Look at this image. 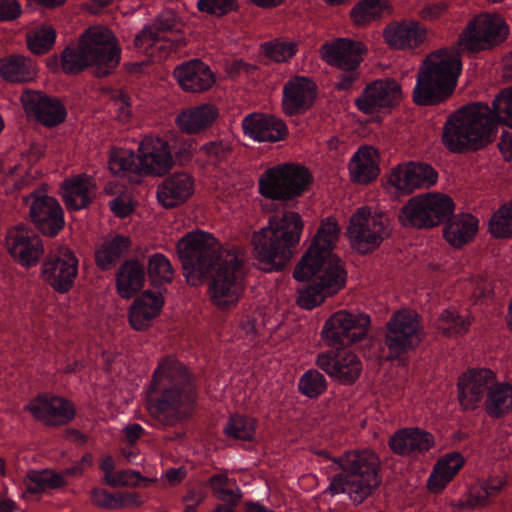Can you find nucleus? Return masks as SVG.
<instances>
[{
	"label": "nucleus",
	"instance_id": "f257e3e1",
	"mask_svg": "<svg viewBox=\"0 0 512 512\" xmlns=\"http://www.w3.org/2000/svg\"><path fill=\"white\" fill-rule=\"evenodd\" d=\"M340 235L336 219L322 220L312 243L294 269L297 281L310 283L299 290L297 303L310 310L338 293L346 283V271L333 253Z\"/></svg>",
	"mask_w": 512,
	"mask_h": 512
},
{
	"label": "nucleus",
	"instance_id": "f03ea898",
	"mask_svg": "<svg viewBox=\"0 0 512 512\" xmlns=\"http://www.w3.org/2000/svg\"><path fill=\"white\" fill-rule=\"evenodd\" d=\"M493 109L482 103L464 106L447 119L442 141L454 153L478 150L496 136L497 119L512 127V87L502 90L493 101Z\"/></svg>",
	"mask_w": 512,
	"mask_h": 512
},
{
	"label": "nucleus",
	"instance_id": "7ed1b4c3",
	"mask_svg": "<svg viewBox=\"0 0 512 512\" xmlns=\"http://www.w3.org/2000/svg\"><path fill=\"white\" fill-rule=\"evenodd\" d=\"M191 375L175 357L162 358L146 392V405L151 416L164 426H174L191 410Z\"/></svg>",
	"mask_w": 512,
	"mask_h": 512
},
{
	"label": "nucleus",
	"instance_id": "20e7f679",
	"mask_svg": "<svg viewBox=\"0 0 512 512\" xmlns=\"http://www.w3.org/2000/svg\"><path fill=\"white\" fill-rule=\"evenodd\" d=\"M319 455L328 462L326 473L331 474L328 490L333 495L347 493L359 504L380 485V460L371 450L348 451L339 458H331L326 451Z\"/></svg>",
	"mask_w": 512,
	"mask_h": 512
},
{
	"label": "nucleus",
	"instance_id": "39448f33",
	"mask_svg": "<svg viewBox=\"0 0 512 512\" xmlns=\"http://www.w3.org/2000/svg\"><path fill=\"white\" fill-rule=\"evenodd\" d=\"M304 221L298 212L285 210L271 216L266 226L254 232V255L264 271H279L290 261L293 248L300 242Z\"/></svg>",
	"mask_w": 512,
	"mask_h": 512
},
{
	"label": "nucleus",
	"instance_id": "423d86ee",
	"mask_svg": "<svg viewBox=\"0 0 512 512\" xmlns=\"http://www.w3.org/2000/svg\"><path fill=\"white\" fill-rule=\"evenodd\" d=\"M460 55L454 48L436 50L424 59L413 89L417 105H435L445 101L454 91L461 73Z\"/></svg>",
	"mask_w": 512,
	"mask_h": 512
},
{
	"label": "nucleus",
	"instance_id": "0eeeda50",
	"mask_svg": "<svg viewBox=\"0 0 512 512\" xmlns=\"http://www.w3.org/2000/svg\"><path fill=\"white\" fill-rule=\"evenodd\" d=\"M120 61V49L113 33L101 26L87 29L76 47H67L62 53V68L66 73L76 74L87 67L101 77L108 75Z\"/></svg>",
	"mask_w": 512,
	"mask_h": 512
},
{
	"label": "nucleus",
	"instance_id": "6e6552de",
	"mask_svg": "<svg viewBox=\"0 0 512 512\" xmlns=\"http://www.w3.org/2000/svg\"><path fill=\"white\" fill-rule=\"evenodd\" d=\"M177 254L184 276L191 285H199L226 253H237L236 248H223L211 234L195 231L177 242Z\"/></svg>",
	"mask_w": 512,
	"mask_h": 512
},
{
	"label": "nucleus",
	"instance_id": "1a4fd4ad",
	"mask_svg": "<svg viewBox=\"0 0 512 512\" xmlns=\"http://www.w3.org/2000/svg\"><path fill=\"white\" fill-rule=\"evenodd\" d=\"M244 255L226 253L220 258L218 266L208 273L209 300L220 311H229L237 306L245 291L243 271Z\"/></svg>",
	"mask_w": 512,
	"mask_h": 512
},
{
	"label": "nucleus",
	"instance_id": "9d476101",
	"mask_svg": "<svg viewBox=\"0 0 512 512\" xmlns=\"http://www.w3.org/2000/svg\"><path fill=\"white\" fill-rule=\"evenodd\" d=\"M454 211L453 200L442 193H426L411 198L401 209L399 221L403 226L432 228Z\"/></svg>",
	"mask_w": 512,
	"mask_h": 512
},
{
	"label": "nucleus",
	"instance_id": "9b49d317",
	"mask_svg": "<svg viewBox=\"0 0 512 512\" xmlns=\"http://www.w3.org/2000/svg\"><path fill=\"white\" fill-rule=\"evenodd\" d=\"M370 325L371 320L367 314L343 309L333 313L324 322L321 337L330 348L352 345L366 338Z\"/></svg>",
	"mask_w": 512,
	"mask_h": 512
},
{
	"label": "nucleus",
	"instance_id": "f8f14e48",
	"mask_svg": "<svg viewBox=\"0 0 512 512\" xmlns=\"http://www.w3.org/2000/svg\"><path fill=\"white\" fill-rule=\"evenodd\" d=\"M508 33V26L500 15L481 13L468 23L459 36L458 45L470 52L483 51L501 44Z\"/></svg>",
	"mask_w": 512,
	"mask_h": 512
},
{
	"label": "nucleus",
	"instance_id": "ddd939ff",
	"mask_svg": "<svg viewBox=\"0 0 512 512\" xmlns=\"http://www.w3.org/2000/svg\"><path fill=\"white\" fill-rule=\"evenodd\" d=\"M346 234L354 249L370 252L388 236V219L368 207H359L350 217Z\"/></svg>",
	"mask_w": 512,
	"mask_h": 512
},
{
	"label": "nucleus",
	"instance_id": "4468645a",
	"mask_svg": "<svg viewBox=\"0 0 512 512\" xmlns=\"http://www.w3.org/2000/svg\"><path fill=\"white\" fill-rule=\"evenodd\" d=\"M421 325L418 314L412 310H400L387 322L385 344L391 357H397L419 345Z\"/></svg>",
	"mask_w": 512,
	"mask_h": 512
},
{
	"label": "nucleus",
	"instance_id": "2eb2a0df",
	"mask_svg": "<svg viewBox=\"0 0 512 512\" xmlns=\"http://www.w3.org/2000/svg\"><path fill=\"white\" fill-rule=\"evenodd\" d=\"M78 273V260L74 253L65 246L51 250L41 266V277L55 291H69Z\"/></svg>",
	"mask_w": 512,
	"mask_h": 512
},
{
	"label": "nucleus",
	"instance_id": "dca6fc26",
	"mask_svg": "<svg viewBox=\"0 0 512 512\" xmlns=\"http://www.w3.org/2000/svg\"><path fill=\"white\" fill-rule=\"evenodd\" d=\"M140 175L163 176L174 165V158L169 142L159 136L147 135L139 143L137 149Z\"/></svg>",
	"mask_w": 512,
	"mask_h": 512
},
{
	"label": "nucleus",
	"instance_id": "f3484780",
	"mask_svg": "<svg viewBox=\"0 0 512 512\" xmlns=\"http://www.w3.org/2000/svg\"><path fill=\"white\" fill-rule=\"evenodd\" d=\"M402 98L401 85L392 78H384L368 84L355 103L363 113L373 114L392 109Z\"/></svg>",
	"mask_w": 512,
	"mask_h": 512
},
{
	"label": "nucleus",
	"instance_id": "a211bd4d",
	"mask_svg": "<svg viewBox=\"0 0 512 512\" xmlns=\"http://www.w3.org/2000/svg\"><path fill=\"white\" fill-rule=\"evenodd\" d=\"M316 365L332 380L342 384H354L363 371V362L351 350L328 351L319 354Z\"/></svg>",
	"mask_w": 512,
	"mask_h": 512
},
{
	"label": "nucleus",
	"instance_id": "6ab92c4d",
	"mask_svg": "<svg viewBox=\"0 0 512 512\" xmlns=\"http://www.w3.org/2000/svg\"><path fill=\"white\" fill-rule=\"evenodd\" d=\"M26 201L30 206V217L43 235L54 237L63 229V210L55 198L37 192L31 194Z\"/></svg>",
	"mask_w": 512,
	"mask_h": 512
},
{
	"label": "nucleus",
	"instance_id": "aec40b11",
	"mask_svg": "<svg viewBox=\"0 0 512 512\" xmlns=\"http://www.w3.org/2000/svg\"><path fill=\"white\" fill-rule=\"evenodd\" d=\"M366 46L360 41L338 38L320 48L321 58L340 70L358 69L366 53Z\"/></svg>",
	"mask_w": 512,
	"mask_h": 512
},
{
	"label": "nucleus",
	"instance_id": "412c9836",
	"mask_svg": "<svg viewBox=\"0 0 512 512\" xmlns=\"http://www.w3.org/2000/svg\"><path fill=\"white\" fill-rule=\"evenodd\" d=\"M495 375L490 369H471L458 380V400L464 410H474L494 384Z\"/></svg>",
	"mask_w": 512,
	"mask_h": 512
},
{
	"label": "nucleus",
	"instance_id": "4be33fe9",
	"mask_svg": "<svg viewBox=\"0 0 512 512\" xmlns=\"http://www.w3.org/2000/svg\"><path fill=\"white\" fill-rule=\"evenodd\" d=\"M26 409L35 419L51 426L67 424L75 416L73 403L59 396H39Z\"/></svg>",
	"mask_w": 512,
	"mask_h": 512
},
{
	"label": "nucleus",
	"instance_id": "5701e85b",
	"mask_svg": "<svg viewBox=\"0 0 512 512\" xmlns=\"http://www.w3.org/2000/svg\"><path fill=\"white\" fill-rule=\"evenodd\" d=\"M6 245L12 257L26 267L36 265L44 251L39 237L23 225L9 230Z\"/></svg>",
	"mask_w": 512,
	"mask_h": 512
},
{
	"label": "nucleus",
	"instance_id": "b1692460",
	"mask_svg": "<svg viewBox=\"0 0 512 512\" xmlns=\"http://www.w3.org/2000/svg\"><path fill=\"white\" fill-rule=\"evenodd\" d=\"M25 112L45 126H56L66 117V110L59 100L49 98L39 91L27 90L20 97Z\"/></svg>",
	"mask_w": 512,
	"mask_h": 512
},
{
	"label": "nucleus",
	"instance_id": "393cba45",
	"mask_svg": "<svg viewBox=\"0 0 512 512\" xmlns=\"http://www.w3.org/2000/svg\"><path fill=\"white\" fill-rule=\"evenodd\" d=\"M317 95L315 83L304 76H295L283 87L282 107L287 115H297L312 107Z\"/></svg>",
	"mask_w": 512,
	"mask_h": 512
},
{
	"label": "nucleus",
	"instance_id": "a878e982",
	"mask_svg": "<svg viewBox=\"0 0 512 512\" xmlns=\"http://www.w3.org/2000/svg\"><path fill=\"white\" fill-rule=\"evenodd\" d=\"M194 178L186 172L174 173L157 187L158 202L165 208L185 203L194 193Z\"/></svg>",
	"mask_w": 512,
	"mask_h": 512
},
{
	"label": "nucleus",
	"instance_id": "bb28decb",
	"mask_svg": "<svg viewBox=\"0 0 512 512\" xmlns=\"http://www.w3.org/2000/svg\"><path fill=\"white\" fill-rule=\"evenodd\" d=\"M173 74L180 87L187 92L206 91L215 82L210 68L200 60H192L177 66Z\"/></svg>",
	"mask_w": 512,
	"mask_h": 512
},
{
	"label": "nucleus",
	"instance_id": "cd10ccee",
	"mask_svg": "<svg viewBox=\"0 0 512 512\" xmlns=\"http://www.w3.org/2000/svg\"><path fill=\"white\" fill-rule=\"evenodd\" d=\"M164 297L160 292L145 291L137 297L129 308V323L134 330L147 329L160 314Z\"/></svg>",
	"mask_w": 512,
	"mask_h": 512
},
{
	"label": "nucleus",
	"instance_id": "c85d7f7f",
	"mask_svg": "<svg viewBox=\"0 0 512 512\" xmlns=\"http://www.w3.org/2000/svg\"><path fill=\"white\" fill-rule=\"evenodd\" d=\"M435 444L431 433L419 428H404L394 433L389 446L399 455L423 454Z\"/></svg>",
	"mask_w": 512,
	"mask_h": 512
},
{
	"label": "nucleus",
	"instance_id": "c756f323",
	"mask_svg": "<svg viewBox=\"0 0 512 512\" xmlns=\"http://www.w3.org/2000/svg\"><path fill=\"white\" fill-rule=\"evenodd\" d=\"M426 28L415 21L394 22L383 31L385 42L395 49L419 46L426 38Z\"/></svg>",
	"mask_w": 512,
	"mask_h": 512
},
{
	"label": "nucleus",
	"instance_id": "7c9ffc66",
	"mask_svg": "<svg viewBox=\"0 0 512 512\" xmlns=\"http://www.w3.org/2000/svg\"><path fill=\"white\" fill-rule=\"evenodd\" d=\"M218 115L214 105L202 104L183 109L176 116L175 123L182 133L196 135L210 128Z\"/></svg>",
	"mask_w": 512,
	"mask_h": 512
},
{
	"label": "nucleus",
	"instance_id": "2f4dec72",
	"mask_svg": "<svg viewBox=\"0 0 512 512\" xmlns=\"http://www.w3.org/2000/svg\"><path fill=\"white\" fill-rule=\"evenodd\" d=\"M242 127L246 135L260 142H276L283 139L287 133L286 125L282 120L262 114L246 116Z\"/></svg>",
	"mask_w": 512,
	"mask_h": 512
},
{
	"label": "nucleus",
	"instance_id": "473e14b6",
	"mask_svg": "<svg viewBox=\"0 0 512 512\" xmlns=\"http://www.w3.org/2000/svg\"><path fill=\"white\" fill-rule=\"evenodd\" d=\"M61 188L67 208L80 210L87 207L95 196L96 183L92 177L82 174L66 179Z\"/></svg>",
	"mask_w": 512,
	"mask_h": 512
},
{
	"label": "nucleus",
	"instance_id": "72a5a7b5",
	"mask_svg": "<svg viewBox=\"0 0 512 512\" xmlns=\"http://www.w3.org/2000/svg\"><path fill=\"white\" fill-rule=\"evenodd\" d=\"M379 155L371 146L360 147L349 162V175L352 182L357 184H369L374 181L379 173Z\"/></svg>",
	"mask_w": 512,
	"mask_h": 512
},
{
	"label": "nucleus",
	"instance_id": "f704fd0d",
	"mask_svg": "<svg viewBox=\"0 0 512 512\" xmlns=\"http://www.w3.org/2000/svg\"><path fill=\"white\" fill-rule=\"evenodd\" d=\"M479 230V220L470 213L453 216L445 225L443 235L454 248H461L474 240Z\"/></svg>",
	"mask_w": 512,
	"mask_h": 512
},
{
	"label": "nucleus",
	"instance_id": "c9c22d12",
	"mask_svg": "<svg viewBox=\"0 0 512 512\" xmlns=\"http://www.w3.org/2000/svg\"><path fill=\"white\" fill-rule=\"evenodd\" d=\"M37 65L29 57L11 54L0 59V77L12 83H25L37 76Z\"/></svg>",
	"mask_w": 512,
	"mask_h": 512
},
{
	"label": "nucleus",
	"instance_id": "e433bc0d",
	"mask_svg": "<svg viewBox=\"0 0 512 512\" xmlns=\"http://www.w3.org/2000/svg\"><path fill=\"white\" fill-rule=\"evenodd\" d=\"M90 499L93 505L105 510L136 508L142 504V500L136 493H111L101 487H95L90 491Z\"/></svg>",
	"mask_w": 512,
	"mask_h": 512
},
{
	"label": "nucleus",
	"instance_id": "4c0bfd02",
	"mask_svg": "<svg viewBox=\"0 0 512 512\" xmlns=\"http://www.w3.org/2000/svg\"><path fill=\"white\" fill-rule=\"evenodd\" d=\"M464 464L459 453H450L441 457L435 464L428 479V488L432 492L441 491L458 473Z\"/></svg>",
	"mask_w": 512,
	"mask_h": 512
},
{
	"label": "nucleus",
	"instance_id": "58836bf2",
	"mask_svg": "<svg viewBox=\"0 0 512 512\" xmlns=\"http://www.w3.org/2000/svg\"><path fill=\"white\" fill-rule=\"evenodd\" d=\"M144 280L143 267L137 261H126L116 275L117 293L129 299L143 287Z\"/></svg>",
	"mask_w": 512,
	"mask_h": 512
},
{
	"label": "nucleus",
	"instance_id": "ea45409f",
	"mask_svg": "<svg viewBox=\"0 0 512 512\" xmlns=\"http://www.w3.org/2000/svg\"><path fill=\"white\" fill-rule=\"evenodd\" d=\"M130 246V239L123 235L105 240L96 251L97 265L103 270L114 267L127 254Z\"/></svg>",
	"mask_w": 512,
	"mask_h": 512
},
{
	"label": "nucleus",
	"instance_id": "a19ab883",
	"mask_svg": "<svg viewBox=\"0 0 512 512\" xmlns=\"http://www.w3.org/2000/svg\"><path fill=\"white\" fill-rule=\"evenodd\" d=\"M505 480L500 476L489 477L471 487L465 506L475 508L488 505L496 498L505 486Z\"/></svg>",
	"mask_w": 512,
	"mask_h": 512
},
{
	"label": "nucleus",
	"instance_id": "79ce46f5",
	"mask_svg": "<svg viewBox=\"0 0 512 512\" xmlns=\"http://www.w3.org/2000/svg\"><path fill=\"white\" fill-rule=\"evenodd\" d=\"M64 474L53 470L29 471L23 478V484L27 492L37 494L49 489H57L66 485Z\"/></svg>",
	"mask_w": 512,
	"mask_h": 512
},
{
	"label": "nucleus",
	"instance_id": "37998d69",
	"mask_svg": "<svg viewBox=\"0 0 512 512\" xmlns=\"http://www.w3.org/2000/svg\"><path fill=\"white\" fill-rule=\"evenodd\" d=\"M273 168L284 185L290 189L293 199L300 196L307 189L310 174L306 168L294 164H283Z\"/></svg>",
	"mask_w": 512,
	"mask_h": 512
},
{
	"label": "nucleus",
	"instance_id": "c03bdc74",
	"mask_svg": "<svg viewBox=\"0 0 512 512\" xmlns=\"http://www.w3.org/2000/svg\"><path fill=\"white\" fill-rule=\"evenodd\" d=\"M55 39L56 31L49 24L33 27L25 34L27 48L35 55H43L49 52L55 43Z\"/></svg>",
	"mask_w": 512,
	"mask_h": 512
},
{
	"label": "nucleus",
	"instance_id": "a18cd8bd",
	"mask_svg": "<svg viewBox=\"0 0 512 512\" xmlns=\"http://www.w3.org/2000/svg\"><path fill=\"white\" fill-rule=\"evenodd\" d=\"M471 325L469 316H462L457 311L444 310L436 321L437 330L445 336H458L468 332Z\"/></svg>",
	"mask_w": 512,
	"mask_h": 512
},
{
	"label": "nucleus",
	"instance_id": "49530a36",
	"mask_svg": "<svg viewBox=\"0 0 512 512\" xmlns=\"http://www.w3.org/2000/svg\"><path fill=\"white\" fill-rule=\"evenodd\" d=\"M259 192L262 196L273 200H292L290 189L284 185L276 170H266L259 179Z\"/></svg>",
	"mask_w": 512,
	"mask_h": 512
},
{
	"label": "nucleus",
	"instance_id": "de8ad7c7",
	"mask_svg": "<svg viewBox=\"0 0 512 512\" xmlns=\"http://www.w3.org/2000/svg\"><path fill=\"white\" fill-rule=\"evenodd\" d=\"M147 271L151 283L155 286L171 283L175 275L170 260L161 253L149 257Z\"/></svg>",
	"mask_w": 512,
	"mask_h": 512
},
{
	"label": "nucleus",
	"instance_id": "09e8293b",
	"mask_svg": "<svg viewBox=\"0 0 512 512\" xmlns=\"http://www.w3.org/2000/svg\"><path fill=\"white\" fill-rule=\"evenodd\" d=\"M108 167L116 175H126L129 173L140 175L137 154L132 150H112L109 156Z\"/></svg>",
	"mask_w": 512,
	"mask_h": 512
},
{
	"label": "nucleus",
	"instance_id": "8fccbe9b",
	"mask_svg": "<svg viewBox=\"0 0 512 512\" xmlns=\"http://www.w3.org/2000/svg\"><path fill=\"white\" fill-rule=\"evenodd\" d=\"M408 163L392 168L386 177V189L395 195L413 193V186Z\"/></svg>",
	"mask_w": 512,
	"mask_h": 512
},
{
	"label": "nucleus",
	"instance_id": "3c124183",
	"mask_svg": "<svg viewBox=\"0 0 512 512\" xmlns=\"http://www.w3.org/2000/svg\"><path fill=\"white\" fill-rule=\"evenodd\" d=\"M489 232L495 238H512V200L494 212L489 221Z\"/></svg>",
	"mask_w": 512,
	"mask_h": 512
},
{
	"label": "nucleus",
	"instance_id": "603ef678",
	"mask_svg": "<svg viewBox=\"0 0 512 512\" xmlns=\"http://www.w3.org/2000/svg\"><path fill=\"white\" fill-rule=\"evenodd\" d=\"M387 8V0H364L357 4L350 12L356 25H364L382 16Z\"/></svg>",
	"mask_w": 512,
	"mask_h": 512
},
{
	"label": "nucleus",
	"instance_id": "864d4df0",
	"mask_svg": "<svg viewBox=\"0 0 512 512\" xmlns=\"http://www.w3.org/2000/svg\"><path fill=\"white\" fill-rule=\"evenodd\" d=\"M209 484L214 495L221 501L229 504H237L241 498L240 489L235 481L224 474L211 477Z\"/></svg>",
	"mask_w": 512,
	"mask_h": 512
},
{
	"label": "nucleus",
	"instance_id": "5fc2aeb1",
	"mask_svg": "<svg viewBox=\"0 0 512 512\" xmlns=\"http://www.w3.org/2000/svg\"><path fill=\"white\" fill-rule=\"evenodd\" d=\"M413 191L427 189L438 180V173L428 164L408 162Z\"/></svg>",
	"mask_w": 512,
	"mask_h": 512
},
{
	"label": "nucleus",
	"instance_id": "6e6d98bb",
	"mask_svg": "<svg viewBox=\"0 0 512 512\" xmlns=\"http://www.w3.org/2000/svg\"><path fill=\"white\" fill-rule=\"evenodd\" d=\"M225 433L235 439L251 440L255 433V421L252 418L233 415L224 428Z\"/></svg>",
	"mask_w": 512,
	"mask_h": 512
},
{
	"label": "nucleus",
	"instance_id": "4d7b16f0",
	"mask_svg": "<svg viewBox=\"0 0 512 512\" xmlns=\"http://www.w3.org/2000/svg\"><path fill=\"white\" fill-rule=\"evenodd\" d=\"M299 390L310 398H315L326 390V379L317 370H308L299 380Z\"/></svg>",
	"mask_w": 512,
	"mask_h": 512
},
{
	"label": "nucleus",
	"instance_id": "13d9d810",
	"mask_svg": "<svg viewBox=\"0 0 512 512\" xmlns=\"http://www.w3.org/2000/svg\"><path fill=\"white\" fill-rule=\"evenodd\" d=\"M156 478H145L140 472L134 470H119L115 471L114 474L105 483L112 488L118 487H138L141 482L153 483L156 482Z\"/></svg>",
	"mask_w": 512,
	"mask_h": 512
},
{
	"label": "nucleus",
	"instance_id": "bf43d9fd",
	"mask_svg": "<svg viewBox=\"0 0 512 512\" xmlns=\"http://www.w3.org/2000/svg\"><path fill=\"white\" fill-rule=\"evenodd\" d=\"M197 8L200 12L222 16L237 8L236 0H198Z\"/></svg>",
	"mask_w": 512,
	"mask_h": 512
},
{
	"label": "nucleus",
	"instance_id": "052dcab7",
	"mask_svg": "<svg viewBox=\"0 0 512 512\" xmlns=\"http://www.w3.org/2000/svg\"><path fill=\"white\" fill-rule=\"evenodd\" d=\"M135 46L144 53L154 57V51L162 48L163 44L157 37V33L152 28L145 27L138 33L134 40Z\"/></svg>",
	"mask_w": 512,
	"mask_h": 512
},
{
	"label": "nucleus",
	"instance_id": "680f3d73",
	"mask_svg": "<svg viewBox=\"0 0 512 512\" xmlns=\"http://www.w3.org/2000/svg\"><path fill=\"white\" fill-rule=\"evenodd\" d=\"M297 51L294 42H275L267 45L266 54L276 62H285L292 58Z\"/></svg>",
	"mask_w": 512,
	"mask_h": 512
},
{
	"label": "nucleus",
	"instance_id": "e2e57ef3",
	"mask_svg": "<svg viewBox=\"0 0 512 512\" xmlns=\"http://www.w3.org/2000/svg\"><path fill=\"white\" fill-rule=\"evenodd\" d=\"M200 153L211 163H216L224 159L228 152V147L222 142H209L201 146Z\"/></svg>",
	"mask_w": 512,
	"mask_h": 512
},
{
	"label": "nucleus",
	"instance_id": "0e129e2a",
	"mask_svg": "<svg viewBox=\"0 0 512 512\" xmlns=\"http://www.w3.org/2000/svg\"><path fill=\"white\" fill-rule=\"evenodd\" d=\"M21 14V6L17 0H0V21H11Z\"/></svg>",
	"mask_w": 512,
	"mask_h": 512
},
{
	"label": "nucleus",
	"instance_id": "69168bd1",
	"mask_svg": "<svg viewBox=\"0 0 512 512\" xmlns=\"http://www.w3.org/2000/svg\"><path fill=\"white\" fill-rule=\"evenodd\" d=\"M178 26H179V17L173 11L162 12L156 20L157 30H160V31L175 30V29H178Z\"/></svg>",
	"mask_w": 512,
	"mask_h": 512
},
{
	"label": "nucleus",
	"instance_id": "338daca9",
	"mask_svg": "<svg viewBox=\"0 0 512 512\" xmlns=\"http://www.w3.org/2000/svg\"><path fill=\"white\" fill-rule=\"evenodd\" d=\"M113 102L117 110V119L122 123L128 122L132 115L128 97L124 94H120Z\"/></svg>",
	"mask_w": 512,
	"mask_h": 512
},
{
	"label": "nucleus",
	"instance_id": "774afa93",
	"mask_svg": "<svg viewBox=\"0 0 512 512\" xmlns=\"http://www.w3.org/2000/svg\"><path fill=\"white\" fill-rule=\"evenodd\" d=\"M113 213L121 218L126 217L132 211L131 201L128 198L118 197L110 203Z\"/></svg>",
	"mask_w": 512,
	"mask_h": 512
}]
</instances>
